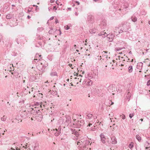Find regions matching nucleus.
I'll return each instance as SVG.
<instances>
[{
    "label": "nucleus",
    "mask_w": 150,
    "mask_h": 150,
    "mask_svg": "<svg viewBox=\"0 0 150 150\" xmlns=\"http://www.w3.org/2000/svg\"><path fill=\"white\" fill-rule=\"evenodd\" d=\"M38 62L36 63L37 68L40 71L43 72L45 71V68L47 66L48 64L47 62L44 60L39 59Z\"/></svg>",
    "instance_id": "nucleus-1"
},
{
    "label": "nucleus",
    "mask_w": 150,
    "mask_h": 150,
    "mask_svg": "<svg viewBox=\"0 0 150 150\" xmlns=\"http://www.w3.org/2000/svg\"><path fill=\"white\" fill-rule=\"evenodd\" d=\"M120 29L121 31H122V33L124 32H126L128 30V28L126 24H122V26Z\"/></svg>",
    "instance_id": "nucleus-2"
},
{
    "label": "nucleus",
    "mask_w": 150,
    "mask_h": 150,
    "mask_svg": "<svg viewBox=\"0 0 150 150\" xmlns=\"http://www.w3.org/2000/svg\"><path fill=\"white\" fill-rule=\"evenodd\" d=\"M54 32H56L57 33H59V35H60L61 34V32L60 30H55V29H54L53 28L51 29L50 30H49V34H52Z\"/></svg>",
    "instance_id": "nucleus-3"
},
{
    "label": "nucleus",
    "mask_w": 150,
    "mask_h": 150,
    "mask_svg": "<svg viewBox=\"0 0 150 150\" xmlns=\"http://www.w3.org/2000/svg\"><path fill=\"white\" fill-rule=\"evenodd\" d=\"M87 20L90 23H92L94 22V17L91 15H88L87 17Z\"/></svg>",
    "instance_id": "nucleus-4"
},
{
    "label": "nucleus",
    "mask_w": 150,
    "mask_h": 150,
    "mask_svg": "<svg viewBox=\"0 0 150 150\" xmlns=\"http://www.w3.org/2000/svg\"><path fill=\"white\" fill-rule=\"evenodd\" d=\"M122 33V31H121V29H119V28L116 27L114 31V34L117 35L119 34Z\"/></svg>",
    "instance_id": "nucleus-5"
},
{
    "label": "nucleus",
    "mask_w": 150,
    "mask_h": 150,
    "mask_svg": "<svg viewBox=\"0 0 150 150\" xmlns=\"http://www.w3.org/2000/svg\"><path fill=\"white\" fill-rule=\"evenodd\" d=\"M100 139L101 140L102 142L105 144V140L106 139L103 133H101L100 135Z\"/></svg>",
    "instance_id": "nucleus-6"
},
{
    "label": "nucleus",
    "mask_w": 150,
    "mask_h": 150,
    "mask_svg": "<svg viewBox=\"0 0 150 150\" xmlns=\"http://www.w3.org/2000/svg\"><path fill=\"white\" fill-rule=\"evenodd\" d=\"M107 38L108 39V40L109 42H111L112 41L114 37V34H109L108 35L107 34Z\"/></svg>",
    "instance_id": "nucleus-7"
},
{
    "label": "nucleus",
    "mask_w": 150,
    "mask_h": 150,
    "mask_svg": "<svg viewBox=\"0 0 150 150\" xmlns=\"http://www.w3.org/2000/svg\"><path fill=\"white\" fill-rule=\"evenodd\" d=\"M70 130L72 132V134H74L77 137L79 135V133L77 131H76L75 129L71 128Z\"/></svg>",
    "instance_id": "nucleus-8"
},
{
    "label": "nucleus",
    "mask_w": 150,
    "mask_h": 150,
    "mask_svg": "<svg viewBox=\"0 0 150 150\" xmlns=\"http://www.w3.org/2000/svg\"><path fill=\"white\" fill-rule=\"evenodd\" d=\"M144 146L146 148V149H149L150 147V139L145 142Z\"/></svg>",
    "instance_id": "nucleus-9"
},
{
    "label": "nucleus",
    "mask_w": 150,
    "mask_h": 150,
    "mask_svg": "<svg viewBox=\"0 0 150 150\" xmlns=\"http://www.w3.org/2000/svg\"><path fill=\"white\" fill-rule=\"evenodd\" d=\"M34 144L33 146H34L33 150H38L39 148V144L37 142H34Z\"/></svg>",
    "instance_id": "nucleus-10"
},
{
    "label": "nucleus",
    "mask_w": 150,
    "mask_h": 150,
    "mask_svg": "<svg viewBox=\"0 0 150 150\" xmlns=\"http://www.w3.org/2000/svg\"><path fill=\"white\" fill-rule=\"evenodd\" d=\"M111 142L113 144H116L117 143L116 139L115 137L112 136L111 137Z\"/></svg>",
    "instance_id": "nucleus-11"
},
{
    "label": "nucleus",
    "mask_w": 150,
    "mask_h": 150,
    "mask_svg": "<svg viewBox=\"0 0 150 150\" xmlns=\"http://www.w3.org/2000/svg\"><path fill=\"white\" fill-rule=\"evenodd\" d=\"M99 36H102L103 38H105L107 35V34L104 32H101L98 34Z\"/></svg>",
    "instance_id": "nucleus-12"
},
{
    "label": "nucleus",
    "mask_w": 150,
    "mask_h": 150,
    "mask_svg": "<svg viewBox=\"0 0 150 150\" xmlns=\"http://www.w3.org/2000/svg\"><path fill=\"white\" fill-rule=\"evenodd\" d=\"M27 113L25 111H24L21 114V116L23 118H25L27 117Z\"/></svg>",
    "instance_id": "nucleus-13"
},
{
    "label": "nucleus",
    "mask_w": 150,
    "mask_h": 150,
    "mask_svg": "<svg viewBox=\"0 0 150 150\" xmlns=\"http://www.w3.org/2000/svg\"><path fill=\"white\" fill-rule=\"evenodd\" d=\"M65 117L66 118V122L68 123H70L71 122L70 117L69 115H66Z\"/></svg>",
    "instance_id": "nucleus-14"
},
{
    "label": "nucleus",
    "mask_w": 150,
    "mask_h": 150,
    "mask_svg": "<svg viewBox=\"0 0 150 150\" xmlns=\"http://www.w3.org/2000/svg\"><path fill=\"white\" fill-rule=\"evenodd\" d=\"M80 141H79V142H77V145H79V143H81V142H80ZM79 147H83V149H85L86 150V145H85V144L84 145L83 144H80L79 145Z\"/></svg>",
    "instance_id": "nucleus-15"
},
{
    "label": "nucleus",
    "mask_w": 150,
    "mask_h": 150,
    "mask_svg": "<svg viewBox=\"0 0 150 150\" xmlns=\"http://www.w3.org/2000/svg\"><path fill=\"white\" fill-rule=\"evenodd\" d=\"M132 21L134 22H135L137 20V18L136 16L134 15H133L131 17Z\"/></svg>",
    "instance_id": "nucleus-16"
},
{
    "label": "nucleus",
    "mask_w": 150,
    "mask_h": 150,
    "mask_svg": "<svg viewBox=\"0 0 150 150\" xmlns=\"http://www.w3.org/2000/svg\"><path fill=\"white\" fill-rule=\"evenodd\" d=\"M131 96V94L128 91L127 94L126 96V99L128 100V101H129L130 100V98Z\"/></svg>",
    "instance_id": "nucleus-17"
},
{
    "label": "nucleus",
    "mask_w": 150,
    "mask_h": 150,
    "mask_svg": "<svg viewBox=\"0 0 150 150\" xmlns=\"http://www.w3.org/2000/svg\"><path fill=\"white\" fill-rule=\"evenodd\" d=\"M88 118L89 119H92L93 118V116L92 114L90 113L88 114L87 115Z\"/></svg>",
    "instance_id": "nucleus-18"
},
{
    "label": "nucleus",
    "mask_w": 150,
    "mask_h": 150,
    "mask_svg": "<svg viewBox=\"0 0 150 150\" xmlns=\"http://www.w3.org/2000/svg\"><path fill=\"white\" fill-rule=\"evenodd\" d=\"M93 82L90 79L88 80V81H87V85L88 86H91V85L92 84Z\"/></svg>",
    "instance_id": "nucleus-19"
},
{
    "label": "nucleus",
    "mask_w": 150,
    "mask_h": 150,
    "mask_svg": "<svg viewBox=\"0 0 150 150\" xmlns=\"http://www.w3.org/2000/svg\"><path fill=\"white\" fill-rule=\"evenodd\" d=\"M128 71L129 73H131L133 70V67L132 66H130L128 68Z\"/></svg>",
    "instance_id": "nucleus-20"
},
{
    "label": "nucleus",
    "mask_w": 150,
    "mask_h": 150,
    "mask_svg": "<svg viewBox=\"0 0 150 150\" xmlns=\"http://www.w3.org/2000/svg\"><path fill=\"white\" fill-rule=\"evenodd\" d=\"M96 31V30L95 29L92 28L90 30V32L91 33L93 34L95 33Z\"/></svg>",
    "instance_id": "nucleus-21"
},
{
    "label": "nucleus",
    "mask_w": 150,
    "mask_h": 150,
    "mask_svg": "<svg viewBox=\"0 0 150 150\" xmlns=\"http://www.w3.org/2000/svg\"><path fill=\"white\" fill-rule=\"evenodd\" d=\"M12 15L9 13V14H8L6 15V18L7 19H10L11 18H12Z\"/></svg>",
    "instance_id": "nucleus-22"
},
{
    "label": "nucleus",
    "mask_w": 150,
    "mask_h": 150,
    "mask_svg": "<svg viewBox=\"0 0 150 150\" xmlns=\"http://www.w3.org/2000/svg\"><path fill=\"white\" fill-rule=\"evenodd\" d=\"M136 137L139 141H140L141 139V137L139 136V134L136 135Z\"/></svg>",
    "instance_id": "nucleus-23"
},
{
    "label": "nucleus",
    "mask_w": 150,
    "mask_h": 150,
    "mask_svg": "<svg viewBox=\"0 0 150 150\" xmlns=\"http://www.w3.org/2000/svg\"><path fill=\"white\" fill-rule=\"evenodd\" d=\"M50 75L52 76H54L57 75V74L56 72H52L50 74Z\"/></svg>",
    "instance_id": "nucleus-24"
},
{
    "label": "nucleus",
    "mask_w": 150,
    "mask_h": 150,
    "mask_svg": "<svg viewBox=\"0 0 150 150\" xmlns=\"http://www.w3.org/2000/svg\"><path fill=\"white\" fill-rule=\"evenodd\" d=\"M88 79L93 78V76L92 74H88Z\"/></svg>",
    "instance_id": "nucleus-25"
},
{
    "label": "nucleus",
    "mask_w": 150,
    "mask_h": 150,
    "mask_svg": "<svg viewBox=\"0 0 150 150\" xmlns=\"http://www.w3.org/2000/svg\"><path fill=\"white\" fill-rule=\"evenodd\" d=\"M1 119L2 121H5L6 120V117L5 115H4L3 116V117H2L1 118Z\"/></svg>",
    "instance_id": "nucleus-26"
},
{
    "label": "nucleus",
    "mask_w": 150,
    "mask_h": 150,
    "mask_svg": "<svg viewBox=\"0 0 150 150\" xmlns=\"http://www.w3.org/2000/svg\"><path fill=\"white\" fill-rule=\"evenodd\" d=\"M129 147L130 149H131L133 147V144L132 142L129 145Z\"/></svg>",
    "instance_id": "nucleus-27"
},
{
    "label": "nucleus",
    "mask_w": 150,
    "mask_h": 150,
    "mask_svg": "<svg viewBox=\"0 0 150 150\" xmlns=\"http://www.w3.org/2000/svg\"><path fill=\"white\" fill-rule=\"evenodd\" d=\"M134 113H130L129 114V116L130 118H132V117L134 116Z\"/></svg>",
    "instance_id": "nucleus-28"
},
{
    "label": "nucleus",
    "mask_w": 150,
    "mask_h": 150,
    "mask_svg": "<svg viewBox=\"0 0 150 150\" xmlns=\"http://www.w3.org/2000/svg\"><path fill=\"white\" fill-rule=\"evenodd\" d=\"M122 48L120 47H116L115 48L116 51H119L121 50Z\"/></svg>",
    "instance_id": "nucleus-29"
},
{
    "label": "nucleus",
    "mask_w": 150,
    "mask_h": 150,
    "mask_svg": "<svg viewBox=\"0 0 150 150\" xmlns=\"http://www.w3.org/2000/svg\"><path fill=\"white\" fill-rule=\"evenodd\" d=\"M38 60H39L38 59H35L33 61V63H34V62H39Z\"/></svg>",
    "instance_id": "nucleus-30"
},
{
    "label": "nucleus",
    "mask_w": 150,
    "mask_h": 150,
    "mask_svg": "<svg viewBox=\"0 0 150 150\" xmlns=\"http://www.w3.org/2000/svg\"><path fill=\"white\" fill-rule=\"evenodd\" d=\"M51 94L52 95H54V94L57 95V93L56 91H52Z\"/></svg>",
    "instance_id": "nucleus-31"
},
{
    "label": "nucleus",
    "mask_w": 150,
    "mask_h": 150,
    "mask_svg": "<svg viewBox=\"0 0 150 150\" xmlns=\"http://www.w3.org/2000/svg\"><path fill=\"white\" fill-rule=\"evenodd\" d=\"M60 133V132L58 131L57 133H55V135L56 136H58Z\"/></svg>",
    "instance_id": "nucleus-32"
},
{
    "label": "nucleus",
    "mask_w": 150,
    "mask_h": 150,
    "mask_svg": "<svg viewBox=\"0 0 150 150\" xmlns=\"http://www.w3.org/2000/svg\"><path fill=\"white\" fill-rule=\"evenodd\" d=\"M122 119L124 120L125 118V116L124 114H122Z\"/></svg>",
    "instance_id": "nucleus-33"
},
{
    "label": "nucleus",
    "mask_w": 150,
    "mask_h": 150,
    "mask_svg": "<svg viewBox=\"0 0 150 150\" xmlns=\"http://www.w3.org/2000/svg\"><path fill=\"white\" fill-rule=\"evenodd\" d=\"M147 85L148 86H149L150 85V80L148 81L147 83Z\"/></svg>",
    "instance_id": "nucleus-34"
},
{
    "label": "nucleus",
    "mask_w": 150,
    "mask_h": 150,
    "mask_svg": "<svg viewBox=\"0 0 150 150\" xmlns=\"http://www.w3.org/2000/svg\"><path fill=\"white\" fill-rule=\"evenodd\" d=\"M69 29V27L68 25L67 26V27L65 28V29L66 30H68Z\"/></svg>",
    "instance_id": "nucleus-35"
},
{
    "label": "nucleus",
    "mask_w": 150,
    "mask_h": 150,
    "mask_svg": "<svg viewBox=\"0 0 150 150\" xmlns=\"http://www.w3.org/2000/svg\"><path fill=\"white\" fill-rule=\"evenodd\" d=\"M58 129V130L60 132V131L61 130V127L60 126H59Z\"/></svg>",
    "instance_id": "nucleus-36"
},
{
    "label": "nucleus",
    "mask_w": 150,
    "mask_h": 150,
    "mask_svg": "<svg viewBox=\"0 0 150 150\" xmlns=\"http://www.w3.org/2000/svg\"><path fill=\"white\" fill-rule=\"evenodd\" d=\"M40 104V103H39L36 102L35 103V105H39Z\"/></svg>",
    "instance_id": "nucleus-37"
},
{
    "label": "nucleus",
    "mask_w": 150,
    "mask_h": 150,
    "mask_svg": "<svg viewBox=\"0 0 150 150\" xmlns=\"http://www.w3.org/2000/svg\"><path fill=\"white\" fill-rule=\"evenodd\" d=\"M23 147L25 149L27 148V146L26 144L25 145V146H23Z\"/></svg>",
    "instance_id": "nucleus-38"
},
{
    "label": "nucleus",
    "mask_w": 150,
    "mask_h": 150,
    "mask_svg": "<svg viewBox=\"0 0 150 150\" xmlns=\"http://www.w3.org/2000/svg\"><path fill=\"white\" fill-rule=\"evenodd\" d=\"M55 22L56 23H59L58 20L57 18L55 19Z\"/></svg>",
    "instance_id": "nucleus-39"
},
{
    "label": "nucleus",
    "mask_w": 150,
    "mask_h": 150,
    "mask_svg": "<svg viewBox=\"0 0 150 150\" xmlns=\"http://www.w3.org/2000/svg\"><path fill=\"white\" fill-rule=\"evenodd\" d=\"M2 39V36L0 34V42L1 41Z\"/></svg>",
    "instance_id": "nucleus-40"
},
{
    "label": "nucleus",
    "mask_w": 150,
    "mask_h": 150,
    "mask_svg": "<svg viewBox=\"0 0 150 150\" xmlns=\"http://www.w3.org/2000/svg\"><path fill=\"white\" fill-rule=\"evenodd\" d=\"M91 125H92V124H91V123H89L88 125V127H91Z\"/></svg>",
    "instance_id": "nucleus-41"
},
{
    "label": "nucleus",
    "mask_w": 150,
    "mask_h": 150,
    "mask_svg": "<svg viewBox=\"0 0 150 150\" xmlns=\"http://www.w3.org/2000/svg\"><path fill=\"white\" fill-rule=\"evenodd\" d=\"M91 128H92V127ZM94 129H95L94 128H91V131H95Z\"/></svg>",
    "instance_id": "nucleus-42"
},
{
    "label": "nucleus",
    "mask_w": 150,
    "mask_h": 150,
    "mask_svg": "<svg viewBox=\"0 0 150 150\" xmlns=\"http://www.w3.org/2000/svg\"><path fill=\"white\" fill-rule=\"evenodd\" d=\"M57 8H56V6H54L53 7V9L54 10L55 9V10H57Z\"/></svg>",
    "instance_id": "nucleus-43"
},
{
    "label": "nucleus",
    "mask_w": 150,
    "mask_h": 150,
    "mask_svg": "<svg viewBox=\"0 0 150 150\" xmlns=\"http://www.w3.org/2000/svg\"><path fill=\"white\" fill-rule=\"evenodd\" d=\"M54 18V17L53 16H52V17H51L50 18V20H53V19Z\"/></svg>",
    "instance_id": "nucleus-44"
},
{
    "label": "nucleus",
    "mask_w": 150,
    "mask_h": 150,
    "mask_svg": "<svg viewBox=\"0 0 150 150\" xmlns=\"http://www.w3.org/2000/svg\"><path fill=\"white\" fill-rule=\"evenodd\" d=\"M54 1V0H50V2L51 3H53Z\"/></svg>",
    "instance_id": "nucleus-45"
},
{
    "label": "nucleus",
    "mask_w": 150,
    "mask_h": 150,
    "mask_svg": "<svg viewBox=\"0 0 150 150\" xmlns=\"http://www.w3.org/2000/svg\"><path fill=\"white\" fill-rule=\"evenodd\" d=\"M139 64L140 65V66H142L143 65V63L142 62H140L139 63Z\"/></svg>",
    "instance_id": "nucleus-46"
},
{
    "label": "nucleus",
    "mask_w": 150,
    "mask_h": 150,
    "mask_svg": "<svg viewBox=\"0 0 150 150\" xmlns=\"http://www.w3.org/2000/svg\"><path fill=\"white\" fill-rule=\"evenodd\" d=\"M16 42H17V43H18V44H19V42L18 40V39H17L16 40Z\"/></svg>",
    "instance_id": "nucleus-47"
},
{
    "label": "nucleus",
    "mask_w": 150,
    "mask_h": 150,
    "mask_svg": "<svg viewBox=\"0 0 150 150\" xmlns=\"http://www.w3.org/2000/svg\"><path fill=\"white\" fill-rule=\"evenodd\" d=\"M39 115H40V117L41 118L42 117V116L41 113L39 114Z\"/></svg>",
    "instance_id": "nucleus-48"
},
{
    "label": "nucleus",
    "mask_w": 150,
    "mask_h": 150,
    "mask_svg": "<svg viewBox=\"0 0 150 150\" xmlns=\"http://www.w3.org/2000/svg\"><path fill=\"white\" fill-rule=\"evenodd\" d=\"M75 15L76 16H77L78 15V13L77 12H76L75 13Z\"/></svg>",
    "instance_id": "nucleus-49"
},
{
    "label": "nucleus",
    "mask_w": 150,
    "mask_h": 150,
    "mask_svg": "<svg viewBox=\"0 0 150 150\" xmlns=\"http://www.w3.org/2000/svg\"><path fill=\"white\" fill-rule=\"evenodd\" d=\"M76 3H77L78 5L79 4V3L78 1H76Z\"/></svg>",
    "instance_id": "nucleus-50"
},
{
    "label": "nucleus",
    "mask_w": 150,
    "mask_h": 150,
    "mask_svg": "<svg viewBox=\"0 0 150 150\" xmlns=\"http://www.w3.org/2000/svg\"><path fill=\"white\" fill-rule=\"evenodd\" d=\"M27 18H28V19H29V18H30V16L28 15L27 16Z\"/></svg>",
    "instance_id": "nucleus-51"
},
{
    "label": "nucleus",
    "mask_w": 150,
    "mask_h": 150,
    "mask_svg": "<svg viewBox=\"0 0 150 150\" xmlns=\"http://www.w3.org/2000/svg\"><path fill=\"white\" fill-rule=\"evenodd\" d=\"M94 1H100L101 0H93Z\"/></svg>",
    "instance_id": "nucleus-52"
},
{
    "label": "nucleus",
    "mask_w": 150,
    "mask_h": 150,
    "mask_svg": "<svg viewBox=\"0 0 150 150\" xmlns=\"http://www.w3.org/2000/svg\"><path fill=\"white\" fill-rule=\"evenodd\" d=\"M68 9L69 10H71V8H68Z\"/></svg>",
    "instance_id": "nucleus-53"
},
{
    "label": "nucleus",
    "mask_w": 150,
    "mask_h": 150,
    "mask_svg": "<svg viewBox=\"0 0 150 150\" xmlns=\"http://www.w3.org/2000/svg\"><path fill=\"white\" fill-rule=\"evenodd\" d=\"M33 6H36V7H38V6H37L36 5H33Z\"/></svg>",
    "instance_id": "nucleus-54"
},
{
    "label": "nucleus",
    "mask_w": 150,
    "mask_h": 150,
    "mask_svg": "<svg viewBox=\"0 0 150 150\" xmlns=\"http://www.w3.org/2000/svg\"><path fill=\"white\" fill-rule=\"evenodd\" d=\"M129 54H132V52H131V51H130L129 52Z\"/></svg>",
    "instance_id": "nucleus-55"
},
{
    "label": "nucleus",
    "mask_w": 150,
    "mask_h": 150,
    "mask_svg": "<svg viewBox=\"0 0 150 150\" xmlns=\"http://www.w3.org/2000/svg\"><path fill=\"white\" fill-rule=\"evenodd\" d=\"M139 120H141V122H142L143 121V119H141Z\"/></svg>",
    "instance_id": "nucleus-56"
},
{
    "label": "nucleus",
    "mask_w": 150,
    "mask_h": 150,
    "mask_svg": "<svg viewBox=\"0 0 150 150\" xmlns=\"http://www.w3.org/2000/svg\"><path fill=\"white\" fill-rule=\"evenodd\" d=\"M36 114H38L39 113V111H36Z\"/></svg>",
    "instance_id": "nucleus-57"
},
{
    "label": "nucleus",
    "mask_w": 150,
    "mask_h": 150,
    "mask_svg": "<svg viewBox=\"0 0 150 150\" xmlns=\"http://www.w3.org/2000/svg\"><path fill=\"white\" fill-rule=\"evenodd\" d=\"M69 65L70 67H71L72 66V64H69Z\"/></svg>",
    "instance_id": "nucleus-58"
},
{
    "label": "nucleus",
    "mask_w": 150,
    "mask_h": 150,
    "mask_svg": "<svg viewBox=\"0 0 150 150\" xmlns=\"http://www.w3.org/2000/svg\"><path fill=\"white\" fill-rule=\"evenodd\" d=\"M131 62H133V59H132L131 61Z\"/></svg>",
    "instance_id": "nucleus-59"
},
{
    "label": "nucleus",
    "mask_w": 150,
    "mask_h": 150,
    "mask_svg": "<svg viewBox=\"0 0 150 150\" xmlns=\"http://www.w3.org/2000/svg\"><path fill=\"white\" fill-rule=\"evenodd\" d=\"M28 12H30V11L29 10V9L28 10Z\"/></svg>",
    "instance_id": "nucleus-60"
},
{
    "label": "nucleus",
    "mask_w": 150,
    "mask_h": 150,
    "mask_svg": "<svg viewBox=\"0 0 150 150\" xmlns=\"http://www.w3.org/2000/svg\"><path fill=\"white\" fill-rule=\"evenodd\" d=\"M25 80H24L23 81V83H25Z\"/></svg>",
    "instance_id": "nucleus-61"
},
{
    "label": "nucleus",
    "mask_w": 150,
    "mask_h": 150,
    "mask_svg": "<svg viewBox=\"0 0 150 150\" xmlns=\"http://www.w3.org/2000/svg\"><path fill=\"white\" fill-rule=\"evenodd\" d=\"M71 86H74L73 84L72 83H71Z\"/></svg>",
    "instance_id": "nucleus-62"
},
{
    "label": "nucleus",
    "mask_w": 150,
    "mask_h": 150,
    "mask_svg": "<svg viewBox=\"0 0 150 150\" xmlns=\"http://www.w3.org/2000/svg\"><path fill=\"white\" fill-rule=\"evenodd\" d=\"M148 23H149V25H150V21H148Z\"/></svg>",
    "instance_id": "nucleus-63"
},
{
    "label": "nucleus",
    "mask_w": 150,
    "mask_h": 150,
    "mask_svg": "<svg viewBox=\"0 0 150 150\" xmlns=\"http://www.w3.org/2000/svg\"><path fill=\"white\" fill-rule=\"evenodd\" d=\"M146 150H150V149L149 148V149H146Z\"/></svg>",
    "instance_id": "nucleus-64"
}]
</instances>
